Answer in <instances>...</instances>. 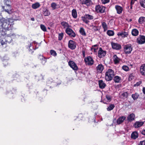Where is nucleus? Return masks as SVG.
Wrapping results in <instances>:
<instances>
[{
	"label": "nucleus",
	"instance_id": "c85d7f7f",
	"mask_svg": "<svg viewBox=\"0 0 145 145\" xmlns=\"http://www.w3.org/2000/svg\"><path fill=\"white\" fill-rule=\"evenodd\" d=\"M72 15L73 17L74 18H76L77 17V14L76 10L74 9L72 10Z\"/></svg>",
	"mask_w": 145,
	"mask_h": 145
},
{
	"label": "nucleus",
	"instance_id": "f704fd0d",
	"mask_svg": "<svg viewBox=\"0 0 145 145\" xmlns=\"http://www.w3.org/2000/svg\"><path fill=\"white\" fill-rule=\"evenodd\" d=\"M122 69L126 71H127L129 70V67L126 65L123 66L122 67Z\"/></svg>",
	"mask_w": 145,
	"mask_h": 145
},
{
	"label": "nucleus",
	"instance_id": "603ef678",
	"mask_svg": "<svg viewBox=\"0 0 145 145\" xmlns=\"http://www.w3.org/2000/svg\"><path fill=\"white\" fill-rule=\"evenodd\" d=\"M4 2L5 3L7 4L8 3H9L10 0H3Z\"/></svg>",
	"mask_w": 145,
	"mask_h": 145
},
{
	"label": "nucleus",
	"instance_id": "412c9836",
	"mask_svg": "<svg viewBox=\"0 0 145 145\" xmlns=\"http://www.w3.org/2000/svg\"><path fill=\"white\" fill-rule=\"evenodd\" d=\"M82 4H85L87 6H89L92 4L91 0H85L82 2Z\"/></svg>",
	"mask_w": 145,
	"mask_h": 145
},
{
	"label": "nucleus",
	"instance_id": "4be33fe9",
	"mask_svg": "<svg viewBox=\"0 0 145 145\" xmlns=\"http://www.w3.org/2000/svg\"><path fill=\"white\" fill-rule=\"evenodd\" d=\"M139 31L138 30L136 29H133L132 30L131 33L133 36H137L138 35Z\"/></svg>",
	"mask_w": 145,
	"mask_h": 145
},
{
	"label": "nucleus",
	"instance_id": "c756f323",
	"mask_svg": "<svg viewBox=\"0 0 145 145\" xmlns=\"http://www.w3.org/2000/svg\"><path fill=\"white\" fill-rule=\"evenodd\" d=\"M125 118V117L124 116L120 117L118 118V124L123 122Z\"/></svg>",
	"mask_w": 145,
	"mask_h": 145
},
{
	"label": "nucleus",
	"instance_id": "a18cd8bd",
	"mask_svg": "<svg viewBox=\"0 0 145 145\" xmlns=\"http://www.w3.org/2000/svg\"><path fill=\"white\" fill-rule=\"evenodd\" d=\"M111 98L108 95L106 96V99H105V101H106L107 102H109L110 101Z\"/></svg>",
	"mask_w": 145,
	"mask_h": 145
},
{
	"label": "nucleus",
	"instance_id": "338daca9",
	"mask_svg": "<svg viewBox=\"0 0 145 145\" xmlns=\"http://www.w3.org/2000/svg\"><path fill=\"white\" fill-rule=\"evenodd\" d=\"M103 102L104 103H106L105 102V101H104Z\"/></svg>",
	"mask_w": 145,
	"mask_h": 145
},
{
	"label": "nucleus",
	"instance_id": "5701e85b",
	"mask_svg": "<svg viewBox=\"0 0 145 145\" xmlns=\"http://www.w3.org/2000/svg\"><path fill=\"white\" fill-rule=\"evenodd\" d=\"M43 12V14L45 16H49L50 14L49 11L46 8L44 9Z\"/></svg>",
	"mask_w": 145,
	"mask_h": 145
},
{
	"label": "nucleus",
	"instance_id": "09e8293b",
	"mask_svg": "<svg viewBox=\"0 0 145 145\" xmlns=\"http://www.w3.org/2000/svg\"><path fill=\"white\" fill-rule=\"evenodd\" d=\"M138 145H145V140L140 141Z\"/></svg>",
	"mask_w": 145,
	"mask_h": 145
},
{
	"label": "nucleus",
	"instance_id": "423d86ee",
	"mask_svg": "<svg viewBox=\"0 0 145 145\" xmlns=\"http://www.w3.org/2000/svg\"><path fill=\"white\" fill-rule=\"evenodd\" d=\"M84 61L86 64L91 65L93 63L94 61L92 58L90 56L84 59Z\"/></svg>",
	"mask_w": 145,
	"mask_h": 145
},
{
	"label": "nucleus",
	"instance_id": "bb28decb",
	"mask_svg": "<svg viewBox=\"0 0 145 145\" xmlns=\"http://www.w3.org/2000/svg\"><path fill=\"white\" fill-rule=\"evenodd\" d=\"M145 22V17H140L139 18L138 22L139 24H142Z\"/></svg>",
	"mask_w": 145,
	"mask_h": 145
},
{
	"label": "nucleus",
	"instance_id": "39448f33",
	"mask_svg": "<svg viewBox=\"0 0 145 145\" xmlns=\"http://www.w3.org/2000/svg\"><path fill=\"white\" fill-rule=\"evenodd\" d=\"M95 10L97 12L103 13L105 11V8L99 5H97L95 7Z\"/></svg>",
	"mask_w": 145,
	"mask_h": 145
},
{
	"label": "nucleus",
	"instance_id": "72a5a7b5",
	"mask_svg": "<svg viewBox=\"0 0 145 145\" xmlns=\"http://www.w3.org/2000/svg\"><path fill=\"white\" fill-rule=\"evenodd\" d=\"M98 47L97 45H95L92 46L91 48V50L92 51H93L94 52H96L98 49Z\"/></svg>",
	"mask_w": 145,
	"mask_h": 145
},
{
	"label": "nucleus",
	"instance_id": "a878e982",
	"mask_svg": "<svg viewBox=\"0 0 145 145\" xmlns=\"http://www.w3.org/2000/svg\"><path fill=\"white\" fill-rule=\"evenodd\" d=\"M112 60L115 64L118 63V57L116 55L114 54L113 55Z\"/></svg>",
	"mask_w": 145,
	"mask_h": 145
},
{
	"label": "nucleus",
	"instance_id": "ddd939ff",
	"mask_svg": "<svg viewBox=\"0 0 145 145\" xmlns=\"http://www.w3.org/2000/svg\"><path fill=\"white\" fill-rule=\"evenodd\" d=\"M140 71L141 75L145 76V64H143L140 66Z\"/></svg>",
	"mask_w": 145,
	"mask_h": 145
},
{
	"label": "nucleus",
	"instance_id": "f03ea898",
	"mask_svg": "<svg viewBox=\"0 0 145 145\" xmlns=\"http://www.w3.org/2000/svg\"><path fill=\"white\" fill-rule=\"evenodd\" d=\"M114 76V71L112 69H109L105 73V79L107 81L111 80Z\"/></svg>",
	"mask_w": 145,
	"mask_h": 145
},
{
	"label": "nucleus",
	"instance_id": "e2e57ef3",
	"mask_svg": "<svg viewBox=\"0 0 145 145\" xmlns=\"http://www.w3.org/2000/svg\"><path fill=\"white\" fill-rule=\"evenodd\" d=\"M132 21V20L131 19H130L129 20V22H131Z\"/></svg>",
	"mask_w": 145,
	"mask_h": 145
},
{
	"label": "nucleus",
	"instance_id": "6e6d98bb",
	"mask_svg": "<svg viewBox=\"0 0 145 145\" xmlns=\"http://www.w3.org/2000/svg\"><path fill=\"white\" fill-rule=\"evenodd\" d=\"M118 50H119L121 49V46L120 44H118Z\"/></svg>",
	"mask_w": 145,
	"mask_h": 145
},
{
	"label": "nucleus",
	"instance_id": "13d9d810",
	"mask_svg": "<svg viewBox=\"0 0 145 145\" xmlns=\"http://www.w3.org/2000/svg\"><path fill=\"white\" fill-rule=\"evenodd\" d=\"M115 8L116 10L117 13H118V5L116 6Z\"/></svg>",
	"mask_w": 145,
	"mask_h": 145
},
{
	"label": "nucleus",
	"instance_id": "a19ab883",
	"mask_svg": "<svg viewBox=\"0 0 145 145\" xmlns=\"http://www.w3.org/2000/svg\"><path fill=\"white\" fill-rule=\"evenodd\" d=\"M114 105H110L107 108V110L108 111H110L112 110L114 107Z\"/></svg>",
	"mask_w": 145,
	"mask_h": 145
},
{
	"label": "nucleus",
	"instance_id": "c9c22d12",
	"mask_svg": "<svg viewBox=\"0 0 145 145\" xmlns=\"http://www.w3.org/2000/svg\"><path fill=\"white\" fill-rule=\"evenodd\" d=\"M112 46L113 49L116 50H117L118 49V45L116 44L112 43Z\"/></svg>",
	"mask_w": 145,
	"mask_h": 145
},
{
	"label": "nucleus",
	"instance_id": "680f3d73",
	"mask_svg": "<svg viewBox=\"0 0 145 145\" xmlns=\"http://www.w3.org/2000/svg\"><path fill=\"white\" fill-rule=\"evenodd\" d=\"M132 7H133L132 5H130V8L131 9H132Z\"/></svg>",
	"mask_w": 145,
	"mask_h": 145
},
{
	"label": "nucleus",
	"instance_id": "ea45409f",
	"mask_svg": "<svg viewBox=\"0 0 145 145\" xmlns=\"http://www.w3.org/2000/svg\"><path fill=\"white\" fill-rule=\"evenodd\" d=\"M123 10V8L122 7H121L120 6H118V14H120L122 12Z\"/></svg>",
	"mask_w": 145,
	"mask_h": 145
},
{
	"label": "nucleus",
	"instance_id": "7ed1b4c3",
	"mask_svg": "<svg viewBox=\"0 0 145 145\" xmlns=\"http://www.w3.org/2000/svg\"><path fill=\"white\" fill-rule=\"evenodd\" d=\"M124 51L126 54H130L133 48L131 44H127L124 45Z\"/></svg>",
	"mask_w": 145,
	"mask_h": 145
},
{
	"label": "nucleus",
	"instance_id": "cd10ccee",
	"mask_svg": "<svg viewBox=\"0 0 145 145\" xmlns=\"http://www.w3.org/2000/svg\"><path fill=\"white\" fill-rule=\"evenodd\" d=\"M139 96V94L137 93H135L132 95V97L133 100H135L138 98Z\"/></svg>",
	"mask_w": 145,
	"mask_h": 145
},
{
	"label": "nucleus",
	"instance_id": "6e6552de",
	"mask_svg": "<svg viewBox=\"0 0 145 145\" xmlns=\"http://www.w3.org/2000/svg\"><path fill=\"white\" fill-rule=\"evenodd\" d=\"M66 33L70 36L74 37L76 34L70 28V27L67 28L65 30Z\"/></svg>",
	"mask_w": 145,
	"mask_h": 145
},
{
	"label": "nucleus",
	"instance_id": "e433bc0d",
	"mask_svg": "<svg viewBox=\"0 0 145 145\" xmlns=\"http://www.w3.org/2000/svg\"><path fill=\"white\" fill-rule=\"evenodd\" d=\"M80 33L82 35H85L86 33L84 29L82 28H81L80 30Z\"/></svg>",
	"mask_w": 145,
	"mask_h": 145
},
{
	"label": "nucleus",
	"instance_id": "b1692460",
	"mask_svg": "<svg viewBox=\"0 0 145 145\" xmlns=\"http://www.w3.org/2000/svg\"><path fill=\"white\" fill-rule=\"evenodd\" d=\"M40 5L39 3L37 2L33 4L32 5V8L34 9H36L40 7Z\"/></svg>",
	"mask_w": 145,
	"mask_h": 145
},
{
	"label": "nucleus",
	"instance_id": "f257e3e1",
	"mask_svg": "<svg viewBox=\"0 0 145 145\" xmlns=\"http://www.w3.org/2000/svg\"><path fill=\"white\" fill-rule=\"evenodd\" d=\"M12 19H5L4 18H1L0 20V24L1 27H0V29L2 28L3 31L4 30H8L10 29L11 28V27L12 25Z\"/></svg>",
	"mask_w": 145,
	"mask_h": 145
},
{
	"label": "nucleus",
	"instance_id": "3c124183",
	"mask_svg": "<svg viewBox=\"0 0 145 145\" xmlns=\"http://www.w3.org/2000/svg\"><path fill=\"white\" fill-rule=\"evenodd\" d=\"M135 0H131V2L130 3L131 5H133L135 3Z\"/></svg>",
	"mask_w": 145,
	"mask_h": 145
},
{
	"label": "nucleus",
	"instance_id": "473e14b6",
	"mask_svg": "<svg viewBox=\"0 0 145 145\" xmlns=\"http://www.w3.org/2000/svg\"><path fill=\"white\" fill-rule=\"evenodd\" d=\"M7 7H8V8L7 9H5V11L7 12L8 13H10V8H11V7L10 5H6L4 7V8H6Z\"/></svg>",
	"mask_w": 145,
	"mask_h": 145
},
{
	"label": "nucleus",
	"instance_id": "aec40b11",
	"mask_svg": "<svg viewBox=\"0 0 145 145\" xmlns=\"http://www.w3.org/2000/svg\"><path fill=\"white\" fill-rule=\"evenodd\" d=\"M99 87L102 89L104 88L106 86L105 84L102 80H99Z\"/></svg>",
	"mask_w": 145,
	"mask_h": 145
},
{
	"label": "nucleus",
	"instance_id": "2f4dec72",
	"mask_svg": "<svg viewBox=\"0 0 145 145\" xmlns=\"http://www.w3.org/2000/svg\"><path fill=\"white\" fill-rule=\"evenodd\" d=\"M107 34L109 36H112L114 35V33L113 31L109 30L107 31Z\"/></svg>",
	"mask_w": 145,
	"mask_h": 145
},
{
	"label": "nucleus",
	"instance_id": "9d476101",
	"mask_svg": "<svg viewBox=\"0 0 145 145\" xmlns=\"http://www.w3.org/2000/svg\"><path fill=\"white\" fill-rule=\"evenodd\" d=\"M68 64L74 70H77L78 69V67L75 63L72 61H69Z\"/></svg>",
	"mask_w": 145,
	"mask_h": 145
},
{
	"label": "nucleus",
	"instance_id": "4468645a",
	"mask_svg": "<svg viewBox=\"0 0 145 145\" xmlns=\"http://www.w3.org/2000/svg\"><path fill=\"white\" fill-rule=\"evenodd\" d=\"M104 69V67L101 64H99L96 67L97 72L101 73L102 72Z\"/></svg>",
	"mask_w": 145,
	"mask_h": 145
},
{
	"label": "nucleus",
	"instance_id": "dca6fc26",
	"mask_svg": "<svg viewBox=\"0 0 145 145\" xmlns=\"http://www.w3.org/2000/svg\"><path fill=\"white\" fill-rule=\"evenodd\" d=\"M51 7L53 10L58 9L60 7V6L59 5L57 4L55 2H52L51 3Z\"/></svg>",
	"mask_w": 145,
	"mask_h": 145
},
{
	"label": "nucleus",
	"instance_id": "f8f14e48",
	"mask_svg": "<svg viewBox=\"0 0 145 145\" xmlns=\"http://www.w3.org/2000/svg\"><path fill=\"white\" fill-rule=\"evenodd\" d=\"M135 118V115L133 113L130 114L127 117V120L129 122H131L134 120Z\"/></svg>",
	"mask_w": 145,
	"mask_h": 145
},
{
	"label": "nucleus",
	"instance_id": "49530a36",
	"mask_svg": "<svg viewBox=\"0 0 145 145\" xmlns=\"http://www.w3.org/2000/svg\"><path fill=\"white\" fill-rule=\"evenodd\" d=\"M142 83V82L141 81L138 82L134 85V86L135 87L138 86L141 84Z\"/></svg>",
	"mask_w": 145,
	"mask_h": 145
},
{
	"label": "nucleus",
	"instance_id": "864d4df0",
	"mask_svg": "<svg viewBox=\"0 0 145 145\" xmlns=\"http://www.w3.org/2000/svg\"><path fill=\"white\" fill-rule=\"evenodd\" d=\"M141 133L143 135H145V129L142 130L141 132Z\"/></svg>",
	"mask_w": 145,
	"mask_h": 145
},
{
	"label": "nucleus",
	"instance_id": "7c9ffc66",
	"mask_svg": "<svg viewBox=\"0 0 145 145\" xmlns=\"http://www.w3.org/2000/svg\"><path fill=\"white\" fill-rule=\"evenodd\" d=\"M129 95V93L128 92L126 91L123 93L121 96V97L124 98H127Z\"/></svg>",
	"mask_w": 145,
	"mask_h": 145
},
{
	"label": "nucleus",
	"instance_id": "6ab92c4d",
	"mask_svg": "<svg viewBox=\"0 0 145 145\" xmlns=\"http://www.w3.org/2000/svg\"><path fill=\"white\" fill-rule=\"evenodd\" d=\"M61 24L64 28H66V29L67 28L70 27V25H69V24L65 22H61Z\"/></svg>",
	"mask_w": 145,
	"mask_h": 145
},
{
	"label": "nucleus",
	"instance_id": "de8ad7c7",
	"mask_svg": "<svg viewBox=\"0 0 145 145\" xmlns=\"http://www.w3.org/2000/svg\"><path fill=\"white\" fill-rule=\"evenodd\" d=\"M102 3L103 4L107 3L109 2L110 0H101Z\"/></svg>",
	"mask_w": 145,
	"mask_h": 145
},
{
	"label": "nucleus",
	"instance_id": "1a4fd4ad",
	"mask_svg": "<svg viewBox=\"0 0 145 145\" xmlns=\"http://www.w3.org/2000/svg\"><path fill=\"white\" fill-rule=\"evenodd\" d=\"M106 54V51L103 50L101 48H99L98 52V56L99 57H104Z\"/></svg>",
	"mask_w": 145,
	"mask_h": 145
},
{
	"label": "nucleus",
	"instance_id": "4d7b16f0",
	"mask_svg": "<svg viewBox=\"0 0 145 145\" xmlns=\"http://www.w3.org/2000/svg\"><path fill=\"white\" fill-rule=\"evenodd\" d=\"M142 91L143 93L145 94V88H143Z\"/></svg>",
	"mask_w": 145,
	"mask_h": 145
},
{
	"label": "nucleus",
	"instance_id": "0eeeda50",
	"mask_svg": "<svg viewBox=\"0 0 145 145\" xmlns=\"http://www.w3.org/2000/svg\"><path fill=\"white\" fill-rule=\"evenodd\" d=\"M82 20L86 23H88L89 22L88 20H92L93 19V17L89 14L86 15L84 17H82Z\"/></svg>",
	"mask_w": 145,
	"mask_h": 145
},
{
	"label": "nucleus",
	"instance_id": "bf43d9fd",
	"mask_svg": "<svg viewBox=\"0 0 145 145\" xmlns=\"http://www.w3.org/2000/svg\"><path fill=\"white\" fill-rule=\"evenodd\" d=\"M82 52L83 56L84 57H85V53L84 52V51H83Z\"/></svg>",
	"mask_w": 145,
	"mask_h": 145
},
{
	"label": "nucleus",
	"instance_id": "a211bd4d",
	"mask_svg": "<svg viewBox=\"0 0 145 145\" xmlns=\"http://www.w3.org/2000/svg\"><path fill=\"white\" fill-rule=\"evenodd\" d=\"M138 137V134L137 131L133 132L131 134V138L134 139H135Z\"/></svg>",
	"mask_w": 145,
	"mask_h": 145
},
{
	"label": "nucleus",
	"instance_id": "c03bdc74",
	"mask_svg": "<svg viewBox=\"0 0 145 145\" xmlns=\"http://www.w3.org/2000/svg\"><path fill=\"white\" fill-rule=\"evenodd\" d=\"M63 33H61L59 34V40H61L63 37Z\"/></svg>",
	"mask_w": 145,
	"mask_h": 145
},
{
	"label": "nucleus",
	"instance_id": "0e129e2a",
	"mask_svg": "<svg viewBox=\"0 0 145 145\" xmlns=\"http://www.w3.org/2000/svg\"><path fill=\"white\" fill-rule=\"evenodd\" d=\"M121 86V85L118 84V87H120V86Z\"/></svg>",
	"mask_w": 145,
	"mask_h": 145
},
{
	"label": "nucleus",
	"instance_id": "69168bd1",
	"mask_svg": "<svg viewBox=\"0 0 145 145\" xmlns=\"http://www.w3.org/2000/svg\"><path fill=\"white\" fill-rule=\"evenodd\" d=\"M116 121V123H118V120H117Z\"/></svg>",
	"mask_w": 145,
	"mask_h": 145
},
{
	"label": "nucleus",
	"instance_id": "774afa93",
	"mask_svg": "<svg viewBox=\"0 0 145 145\" xmlns=\"http://www.w3.org/2000/svg\"><path fill=\"white\" fill-rule=\"evenodd\" d=\"M120 59L118 58V62H119V60Z\"/></svg>",
	"mask_w": 145,
	"mask_h": 145
},
{
	"label": "nucleus",
	"instance_id": "37998d69",
	"mask_svg": "<svg viewBox=\"0 0 145 145\" xmlns=\"http://www.w3.org/2000/svg\"><path fill=\"white\" fill-rule=\"evenodd\" d=\"M50 53L51 55L54 56H55L57 55V54L56 52L55 51L53 50H52L50 51Z\"/></svg>",
	"mask_w": 145,
	"mask_h": 145
},
{
	"label": "nucleus",
	"instance_id": "8fccbe9b",
	"mask_svg": "<svg viewBox=\"0 0 145 145\" xmlns=\"http://www.w3.org/2000/svg\"><path fill=\"white\" fill-rule=\"evenodd\" d=\"M114 81L116 82H118V76H116L114 78Z\"/></svg>",
	"mask_w": 145,
	"mask_h": 145
},
{
	"label": "nucleus",
	"instance_id": "2eb2a0df",
	"mask_svg": "<svg viewBox=\"0 0 145 145\" xmlns=\"http://www.w3.org/2000/svg\"><path fill=\"white\" fill-rule=\"evenodd\" d=\"M144 124V122L142 121H137L134 124V126L136 128H138L142 126Z\"/></svg>",
	"mask_w": 145,
	"mask_h": 145
},
{
	"label": "nucleus",
	"instance_id": "393cba45",
	"mask_svg": "<svg viewBox=\"0 0 145 145\" xmlns=\"http://www.w3.org/2000/svg\"><path fill=\"white\" fill-rule=\"evenodd\" d=\"M101 25L103 28L104 29L105 31H106L108 29V26L106 23L104 22H101Z\"/></svg>",
	"mask_w": 145,
	"mask_h": 145
},
{
	"label": "nucleus",
	"instance_id": "5fc2aeb1",
	"mask_svg": "<svg viewBox=\"0 0 145 145\" xmlns=\"http://www.w3.org/2000/svg\"><path fill=\"white\" fill-rule=\"evenodd\" d=\"M121 78L118 76V83H119L120 82H121Z\"/></svg>",
	"mask_w": 145,
	"mask_h": 145
},
{
	"label": "nucleus",
	"instance_id": "58836bf2",
	"mask_svg": "<svg viewBox=\"0 0 145 145\" xmlns=\"http://www.w3.org/2000/svg\"><path fill=\"white\" fill-rule=\"evenodd\" d=\"M40 27L41 29L44 31H46V29L45 26L42 24L40 25Z\"/></svg>",
	"mask_w": 145,
	"mask_h": 145
},
{
	"label": "nucleus",
	"instance_id": "4c0bfd02",
	"mask_svg": "<svg viewBox=\"0 0 145 145\" xmlns=\"http://www.w3.org/2000/svg\"><path fill=\"white\" fill-rule=\"evenodd\" d=\"M140 4L141 7L145 8V0H142L140 1Z\"/></svg>",
	"mask_w": 145,
	"mask_h": 145
},
{
	"label": "nucleus",
	"instance_id": "f3484780",
	"mask_svg": "<svg viewBox=\"0 0 145 145\" xmlns=\"http://www.w3.org/2000/svg\"><path fill=\"white\" fill-rule=\"evenodd\" d=\"M118 36H120L122 37H127L128 35V32L125 31H122L120 33H118Z\"/></svg>",
	"mask_w": 145,
	"mask_h": 145
},
{
	"label": "nucleus",
	"instance_id": "052dcab7",
	"mask_svg": "<svg viewBox=\"0 0 145 145\" xmlns=\"http://www.w3.org/2000/svg\"><path fill=\"white\" fill-rule=\"evenodd\" d=\"M31 20L33 21H34V19L33 18H31Z\"/></svg>",
	"mask_w": 145,
	"mask_h": 145
},
{
	"label": "nucleus",
	"instance_id": "9b49d317",
	"mask_svg": "<svg viewBox=\"0 0 145 145\" xmlns=\"http://www.w3.org/2000/svg\"><path fill=\"white\" fill-rule=\"evenodd\" d=\"M68 46L70 49L73 50L76 48V44L74 41L70 40L69 42Z\"/></svg>",
	"mask_w": 145,
	"mask_h": 145
},
{
	"label": "nucleus",
	"instance_id": "79ce46f5",
	"mask_svg": "<svg viewBox=\"0 0 145 145\" xmlns=\"http://www.w3.org/2000/svg\"><path fill=\"white\" fill-rule=\"evenodd\" d=\"M134 78V76L133 75V73L131 74H129V81L131 80Z\"/></svg>",
	"mask_w": 145,
	"mask_h": 145
},
{
	"label": "nucleus",
	"instance_id": "20e7f679",
	"mask_svg": "<svg viewBox=\"0 0 145 145\" xmlns=\"http://www.w3.org/2000/svg\"><path fill=\"white\" fill-rule=\"evenodd\" d=\"M137 42L139 44H144L145 42V36L140 35L137 39Z\"/></svg>",
	"mask_w": 145,
	"mask_h": 145
}]
</instances>
